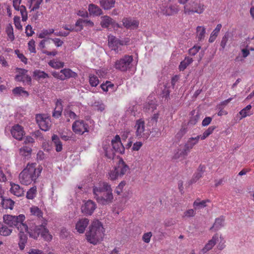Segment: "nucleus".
<instances>
[{
    "label": "nucleus",
    "mask_w": 254,
    "mask_h": 254,
    "mask_svg": "<svg viewBox=\"0 0 254 254\" xmlns=\"http://www.w3.org/2000/svg\"><path fill=\"white\" fill-rule=\"evenodd\" d=\"M189 151L185 146H180L174 154L173 158L175 159H184L187 156Z\"/></svg>",
    "instance_id": "412c9836"
},
{
    "label": "nucleus",
    "mask_w": 254,
    "mask_h": 254,
    "mask_svg": "<svg viewBox=\"0 0 254 254\" xmlns=\"http://www.w3.org/2000/svg\"><path fill=\"white\" fill-rule=\"evenodd\" d=\"M36 120L40 128L44 130H48L51 126V122L49 117L44 114L37 115Z\"/></svg>",
    "instance_id": "9d476101"
},
{
    "label": "nucleus",
    "mask_w": 254,
    "mask_h": 254,
    "mask_svg": "<svg viewBox=\"0 0 254 254\" xmlns=\"http://www.w3.org/2000/svg\"><path fill=\"white\" fill-rule=\"evenodd\" d=\"M19 231V241L18 245L20 249L23 250L25 246V244L27 243V237L26 234L27 233L28 229L26 230H18Z\"/></svg>",
    "instance_id": "b1692460"
},
{
    "label": "nucleus",
    "mask_w": 254,
    "mask_h": 254,
    "mask_svg": "<svg viewBox=\"0 0 254 254\" xmlns=\"http://www.w3.org/2000/svg\"><path fill=\"white\" fill-rule=\"evenodd\" d=\"M133 61V57L127 55L117 60L114 64V67L121 71H126L130 68V64Z\"/></svg>",
    "instance_id": "6e6552de"
},
{
    "label": "nucleus",
    "mask_w": 254,
    "mask_h": 254,
    "mask_svg": "<svg viewBox=\"0 0 254 254\" xmlns=\"http://www.w3.org/2000/svg\"><path fill=\"white\" fill-rule=\"evenodd\" d=\"M42 167L37 166L36 163H28L26 167L19 175V181L23 185H30L32 182L36 183L40 176Z\"/></svg>",
    "instance_id": "f03ea898"
},
{
    "label": "nucleus",
    "mask_w": 254,
    "mask_h": 254,
    "mask_svg": "<svg viewBox=\"0 0 254 254\" xmlns=\"http://www.w3.org/2000/svg\"><path fill=\"white\" fill-rule=\"evenodd\" d=\"M200 139L199 135L196 136L194 137H190L188 139L187 142L185 143L184 146L190 152V150L191 149L193 146L196 145Z\"/></svg>",
    "instance_id": "c85d7f7f"
},
{
    "label": "nucleus",
    "mask_w": 254,
    "mask_h": 254,
    "mask_svg": "<svg viewBox=\"0 0 254 254\" xmlns=\"http://www.w3.org/2000/svg\"><path fill=\"white\" fill-rule=\"evenodd\" d=\"M206 28L203 26H198L196 28V37L199 42L202 41L205 38Z\"/></svg>",
    "instance_id": "2f4dec72"
},
{
    "label": "nucleus",
    "mask_w": 254,
    "mask_h": 254,
    "mask_svg": "<svg viewBox=\"0 0 254 254\" xmlns=\"http://www.w3.org/2000/svg\"><path fill=\"white\" fill-rule=\"evenodd\" d=\"M152 236L151 232L145 233L143 235L142 240L146 243H149Z\"/></svg>",
    "instance_id": "e2e57ef3"
},
{
    "label": "nucleus",
    "mask_w": 254,
    "mask_h": 254,
    "mask_svg": "<svg viewBox=\"0 0 254 254\" xmlns=\"http://www.w3.org/2000/svg\"><path fill=\"white\" fill-rule=\"evenodd\" d=\"M18 74L15 76V80L18 81H22L28 84L31 82V77L27 74L28 71L23 68H17Z\"/></svg>",
    "instance_id": "4468645a"
},
{
    "label": "nucleus",
    "mask_w": 254,
    "mask_h": 254,
    "mask_svg": "<svg viewBox=\"0 0 254 254\" xmlns=\"http://www.w3.org/2000/svg\"><path fill=\"white\" fill-rule=\"evenodd\" d=\"M105 230L101 222L98 220H94L86 232V239L88 242L93 245L97 244L102 241L104 236Z\"/></svg>",
    "instance_id": "7ed1b4c3"
},
{
    "label": "nucleus",
    "mask_w": 254,
    "mask_h": 254,
    "mask_svg": "<svg viewBox=\"0 0 254 254\" xmlns=\"http://www.w3.org/2000/svg\"><path fill=\"white\" fill-rule=\"evenodd\" d=\"M89 83L91 86L96 87L99 83V80L98 77L94 75H90Z\"/></svg>",
    "instance_id": "3c124183"
},
{
    "label": "nucleus",
    "mask_w": 254,
    "mask_h": 254,
    "mask_svg": "<svg viewBox=\"0 0 254 254\" xmlns=\"http://www.w3.org/2000/svg\"><path fill=\"white\" fill-rule=\"evenodd\" d=\"M108 45L112 50L116 53H118L122 50L120 48L119 39L113 35H110L108 37Z\"/></svg>",
    "instance_id": "6ab92c4d"
},
{
    "label": "nucleus",
    "mask_w": 254,
    "mask_h": 254,
    "mask_svg": "<svg viewBox=\"0 0 254 254\" xmlns=\"http://www.w3.org/2000/svg\"><path fill=\"white\" fill-rule=\"evenodd\" d=\"M52 141L56 146L57 152H60L63 149V144L57 135L54 134L52 137Z\"/></svg>",
    "instance_id": "58836bf2"
},
{
    "label": "nucleus",
    "mask_w": 254,
    "mask_h": 254,
    "mask_svg": "<svg viewBox=\"0 0 254 254\" xmlns=\"http://www.w3.org/2000/svg\"><path fill=\"white\" fill-rule=\"evenodd\" d=\"M224 221V218L223 216L216 218L213 225L210 228V230L212 229H214L215 231L219 230L223 226Z\"/></svg>",
    "instance_id": "a19ab883"
},
{
    "label": "nucleus",
    "mask_w": 254,
    "mask_h": 254,
    "mask_svg": "<svg viewBox=\"0 0 254 254\" xmlns=\"http://www.w3.org/2000/svg\"><path fill=\"white\" fill-rule=\"evenodd\" d=\"M126 185V182L125 181H122L115 190V192L118 195H120L123 190L124 187Z\"/></svg>",
    "instance_id": "5fc2aeb1"
},
{
    "label": "nucleus",
    "mask_w": 254,
    "mask_h": 254,
    "mask_svg": "<svg viewBox=\"0 0 254 254\" xmlns=\"http://www.w3.org/2000/svg\"><path fill=\"white\" fill-rule=\"evenodd\" d=\"M65 116L71 119H75L77 118V115L70 110L65 111Z\"/></svg>",
    "instance_id": "338daca9"
},
{
    "label": "nucleus",
    "mask_w": 254,
    "mask_h": 254,
    "mask_svg": "<svg viewBox=\"0 0 254 254\" xmlns=\"http://www.w3.org/2000/svg\"><path fill=\"white\" fill-rule=\"evenodd\" d=\"M14 204V201L10 198L5 199L3 197L1 198L0 205L3 209L12 210Z\"/></svg>",
    "instance_id": "c756f323"
},
{
    "label": "nucleus",
    "mask_w": 254,
    "mask_h": 254,
    "mask_svg": "<svg viewBox=\"0 0 254 254\" xmlns=\"http://www.w3.org/2000/svg\"><path fill=\"white\" fill-rule=\"evenodd\" d=\"M143 143L141 141H136L135 142L132 146V151H138L142 147Z\"/></svg>",
    "instance_id": "0e129e2a"
},
{
    "label": "nucleus",
    "mask_w": 254,
    "mask_h": 254,
    "mask_svg": "<svg viewBox=\"0 0 254 254\" xmlns=\"http://www.w3.org/2000/svg\"><path fill=\"white\" fill-rule=\"evenodd\" d=\"M49 64L53 68H60L64 67V64L62 62L53 60L49 62Z\"/></svg>",
    "instance_id": "09e8293b"
},
{
    "label": "nucleus",
    "mask_w": 254,
    "mask_h": 254,
    "mask_svg": "<svg viewBox=\"0 0 254 254\" xmlns=\"http://www.w3.org/2000/svg\"><path fill=\"white\" fill-rule=\"evenodd\" d=\"M12 229L0 222V235L4 236H9L12 232Z\"/></svg>",
    "instance_id": "4c0bfd02"
},
{
    "label": "nucleus",
    "mask_w": 254,
    "mask_h": 254,
    "mask_svg": "<svg viewBox=\"0 0 254 254\" xmlns=\"http://www.w3.org/2000/svg\"><path fill=\"white\" fill-rule=\"evenodd\" d=\"M28 50L31 53H36V51L35 49V41L31 40L29 41L28 43Z\"/></svg>",
    "instance_id": "680f3d73"
},
{
    "label": "nucleus",
    "mask_w": 254,
    "mask_h": 254,
    "mask_svg": "<svg viewBox=\"0 0 254 254\" xmlns=\"http://www.w3.org/2000/svg\"><path fill=\"white\" fill-rule=\"evenodd\" d=\"M25 219V215L20 214L18 216L4 215L3 220L5 224L10 227H15L18 230H26L27 225L23 223Z\"/></svg>",
    "instance_id": "20e7f679"
},
{
    "label": "nucleus",
    "mask_w": 254,
    "mask_h": 254,
    "mask_svg": "<svg viewBox=\"0 0 254 254\" xmlns=\"http://www.w3.org/2000/svg\"><path fill=\"white\" fill-rule=\"evenodd\" d=\"M37 187L33 186L28 190L26 193V198L28 199H33L37 194Z\"/></svg>",
    "instance_id": "79ce46f5"
},
{
    "label": "nucleus",
    "mask_w": 254,
    "mask_h": 254,
    "mask_svg": "<svg viewBox=\"0 0 254 254\" xmlns=\"http://www.w3.org/2000/svg\"><path fill=\"white\" fill-rule=\"evenodd\" d=\"M212 118L210 117H205L202 122V126L206 127L208 126L211 122Z\"/></svg>",
    "instance_id": "774afa93"
},
{
    "label": "nucleus",
    "mask_w": 254,
    "mask_h": 254,
    "mask_svg": "<svg viewBox=\"0 0 254 254\" xmlns=\"http://www.w3.org/2000/svg\"><path fill=\"white\" fill-rule=\"evenodd\" d=\"M30 212L32 215L37 216L38 218H43V212L41 209H40L37 206H32L30 208Z\"/></svg>",
    "instance_id": "49530a36"
},
{
    "label": "nucleus",
    "mask_w": 254,
    "mask_h": 254,
    "mask_svg": "<svg viewBox=\"0 0 254 254\" xmlns=\"http://www.w3.org/2000/svg\"><path fill=\"white\" fill-rule=\"evenodd\" d=\"M54 29H44L41 31V32L39 34V38H45L47 36L50 35L51 34L54 33Z\"/></svg>",
    "instance_id": "864d4df0"
},
{
    "label": "nucleus",
    "mask_w": 254,
    "mask_h": 254,
    "mask_svg": "<svg viewBox=\"0 0 254 254\" xmlns=\"http://www.w3.org/2000/svg\"><path fill=\"white\" fill-rule=\"evenodd\" d=\"M88 11L90 15L99 16L103 13L102 9L94 4H90L88 6Z\"/></svg>",
    "instance_id": "473e14b6"
},
{
    "label": "nucleus",
    "mask_w": 254,
    "mask_h": 254,
    "mask_svg": "<svg viewBox=\"0 0 254 254\" xmlns=\"http://www.w3.org/2000/svg\"><path fill=\"white\" fill-rule=\"evenodd\" d=\"M209 202L210 200L209 199L200 201V199L198 198L194 201L193 206L195 210L199 209L206 207V203Z\"/></svg>",
    "instance_id": "c9c22d12"
},
{
    "label": "nucleus",
    "mask_w": 254,
    "mask_h": 254,
    "mask_svg": "<svg viewBox=\"0 0 254 254\" xmlns=\"http://www.w3.org/2000/svg\"><path fill=\"white\" fill-rule=\"evenodd\" d=\"M47 224V221L45 219L43 220L40 235L45 240L50 241L52 239V236L49 233L48 229L46 228Z\"/></svg>",
    "instance_id": "5701e85b"
},
{
    "label": "nucleus",
    "mask_w": 254,
    "mask_h": 254,
    "mask_svg": "<svg viewBox=\"0 0 254 254\" xmlns=\"http://www.w3.org/2000/svg\"><path fill=\"white\" fill-rule=\"evenodd\" d=\"M122 22L124 26L128 29H136L139 25V21L131 17L124 18Z\"/></svg>",
    "instance_id": "a211bd4d"
},
{
    "label": "nucleus",
    "mask_w": 254,
    "mask_h": 254,
    "mask_svg": "<svg viewBox=\"0 0 254 254\" xmlns=\"http://www.w3.org/2000/svg\"><path fill=\"white\" fill-rule=\"evenodd\" d=\"M129 171V166L122 158H120L117 166L108 173V178L111 181L116 180L119 178H122Z\"/></svg>",
    "instance_id": "39448f33"
},
{
    "label": "nucleus",
    "mask_w": 254,
    "mask_h": 254,
    "mask_svg": "<svg viewBox=\"0 0 254 254\" xmlns=\"http://www.w3.org/2000/svg\"><path fill=\"white\" fill-rule=\"evenodd\" d=\"M22 0H12V5L16 11H20L23 21H25L28 18L27 11L24 5H20Z\"/></svg>",
    "instance_id": "ddd939ff"
},
{
    "label": "nucleus",
    "mask_w": 254,
    "mask_h": 254,
    "mask_svg": "<svg viewBox=\"0 0 254 254\" xmlns=\"http://www.w3.org/2000/svg\"><path fill=\"white\" fill-rule=\"evenodd\" d=\"M206 6L201 0H191L189 3L184 6V13L188 15L197 13H203Z\"/></svg>",
    "instance_id": "423d86ee"
},
{
    "label": "nucleus",
    "mask_w": 254,
    "mask_h": 254,
    "mask_svg": "<svg viewBox=\"0 0 254 254\" xmlns=\"http://www.w3.org/2000/svg\"><path fill=\"white\" fill-rule=\"evenodd\" d=\"M73 131L77 134L82 135L85 132H88V125L83 120H76L72 125Z\"/></svg>",
    "instance_id": "1a4fd4ad"
},
{
    "label": "nucleus",
    "mask_w": 254,
    "mask_h": 254,
    "mask_svg": "<svg viewBox=\"0 0 254 254\" xmlns=\"http://www.w3.org/2000/svg\"><path fill=\"white\" fill-rule=\"evenodd\" d=\"M54 77L64 80L65 79L70 78H76L78 76L77 73L73 71L70 68H64L61 70L59 72H55L53 73Z\"/></svg>",
    "instance_id": "9b49d317"
},
{
    "label": "nucleus",
    "mask_w": 254,
    "mask_h": 254,
    "mask_svg": "<svg viewBox=\"0 0 254 254\" xmlns=\"http://www.w3.org/2000/svg\"><path fill=\"white\" fill-rule=\"evenodd\" d=\"M28 1L30 3V7H32L31 10L34 11L39 8L43 0H28Z\"/></svg>",
    "instance_id": "a18cd8bd"
},
{
    "label": "nucleus",
    "mask_w": 254,
    "mask_h": 254,
    "mask_svg": "<svg viewBox=\"0 0 254 254\" xmlns=\"http://www.w3.org/2000/svg\"><path fill=\"white\" fill-rule=\"evenodd\" d=\"M193 62V59L189 57L185 58L184 60L182 61L179 65V68L180 71H184L188 65Z\"/></svg>",
    "instance_id": "e433bc0d"
},
{
    "label": "nucleus",
    "mask_w": 254,
    "mask_h": 254,
    "mask_svg": "<svg viewBox=\"0 0 254 254\" xmlns=\"http://www.w3.org/2000/svg\"><path fill=\"white\" fill-rule=\"evenodd\" d=\"M96 208V204L95 202L91 200H87L81 206L82 212L86 215H91Z\"/></svg>",
    "instance_id": "f3484780"
},
{
    "label": "nucleus",
    "mask_w": 254,
    "mask_h": 254,
    "mask_svg": "<svg viewBox=\"0 0 254 254\" xmlns=\"http://www.w3.org/2000/svg\"><path fill=\"white\" fill-rule=\"evenodd\" d=\"M191 113L192 116L190 118L189 124L191 125H194L200 119V114L197 112L195 115H194L195 111H192Z\"/></svg>",
    "instance_id": "de8ad7c7"
},
{
    "label": "nucleus",
    "mask_w": 254,
    "mask_h": 254,
    "mask_svg": "<svg viewBox=\"0 0 254 254\" xmlns=\"http://www.w3.org/2000/svg\"><path fill=\"white\" fill-rule=\"evenodd\" d=\"M218 234H215L211 240L208 241L207 243L205 245L204 247L202 249V252L203 253H206L209 250H211L212 248L215 245L217 241L218 240Z\"/></svg>",
    "instance_id": "4be33fe9"
},
{
    "label": "nucleus",
    "mask_w": 254,
    "mask_h": 254,
    "mask_svg": "<svg viewBox=\"0 0 254 254\" xmlns=\"http://www.w3.org/2000/svg\"><path fill=\"white\" fill-rule=\"evenodd\" d=\"M94 198L102 205H107L113 202L114 196L111 185L104 181H101L92 188Z\"/></svg>",
    "instance_id": "f257e3e1"
},
{
    "label": "nucleus",
    "mask_w": 254,
    "mask_h": 254,
    "mask_svg": "<svg viewBox=\"0 0 254 254\" xmlns=\"http://www.w3.org/2000/svg\"><path fill=\"white\" fill-rule=\"evenodd\" d=\"M11 188L10 192L14 195L19 197L24 194V191L23 189L21 188L19 185L14 183L10 184Z\"/></svg>",
    "instance_id": "a878e982"
},
{
    "label": "nucleus",
    "mask_w": 254,
    "mask_h": 254,
    "mask_svg": "<svg viewBox=\"0 0 254 254\" xmlns=\"http://www.w3.org/2000/svg\"><path fill=\"white\" fill-rule=\"evenodd\" d=\"M15 54L17 55V57L20 60V61L26 64L27 63V59L24 56V55L21 53L18 50H16L14 51Z\"/></svg>",
    "instance_id": "4d7b16f0"
},
{
    "label": "nucleus",
    "mask_w": 254,
    "mask_h": 254,
    "mask_svg": "<svg viewBox=\"0 0 254 254\" xmlns=\"http://www.w3.org/2000/svg\"><path fill=\"white\" fill-rule=\"evenodd\" d=\"M33 75L34 78L36 80H40L41 79H45L49 77V75L47 73L38 69L35 70L33 72Z\"/></svg>",
    "instance_id": "ea45409f"
},
{
    "label": "nucleus",
    "mask_w": 254,
    "mask_h": 254,
    "mask_svg": "<svg viewBox=\"0 0 254 254\" xmlns=\"http://www.w3.org/2000/svg\"><path fill=\"white\" fill-rule=\"evenodd\" d=\"M201 47L195 45L189 50V54L191 56H195L200 49Z\"/></svg>",
    "instance_id": "13d9d810"
},
{
    "label": "nucleus",
    "mask_w": 254,
    "mask_h": 254,
    "mask_svg": "<svg viewBox=\"0 0 254 254\" xmlns=\"http://www.w3.org/2000/svg\"><path fill=\"white\" fill-rule=\"evenodd\" d=\"M195 214V212L193 209H190L186 210L184 212V214L183 215V218H189L191 217H193Z\"/></svg>",
    "instance_id": "052dcab7"
},
{
    "label": "nucleus",
    "mask_w": 254,
    "mask_h": 254,
    "mask_svg": "<svg viewBox=\"0 0 254 254\" xmlns=\"http://www.w3.org/2000/svg\"><path fill=\"white\" fill-rule=\"evenodd\" d=\"M116 0H100V6L105 10H110L115 6Z\"/></svg>",
    "instance_id": "7c9ffc66"
},
{
    "label": "nucleus",
    "mask_w": 254,
    "mask_h": 254,
    "mask_svg": "<svg viewBox=\"0 0 254 254\" xmlns=\"http://www.w3.org/2000/svg\"><path fill=\"white\" fill-rule=\"evenodd\" d=\"M25 33L26 35L28 37L31 36L34 34V31L33 30L32 27L30 25L26 26L25 28Z\"/></svg>",
    "instance_id": "69168bd1"
},
{
    "label": "nucleus",
    "mask_w": 254,
    "mask_h": 254,
    "mask_svg": "<svg viewBox=\"0 0 254 254\" xmlns=\"http://www.w3.org/2000/svg\"><path fill=\"white\" fill-rule=\"evenodd\" d=\"M101 26L103 28H108L110 26H117L119 27V24L115 22L111 17L104 15L101 17Z\"/></svg>",
    "instance_id": "aec40b11"
},
{
    "label": "nucleus",
    "mask_w": 254,
    "mask_h": 254,
    "mask_svg": "<svg viewBox=\"0 0 254 254\" xmlns=\"http://www.w3.org/2000/svg\"><path fill=\"white\" fill-rule=\"evenodd\" d=\"M63 112V105L60 99H58L56 102V107L53 112V117L55 118H59Z\"/></svg>",
    "instance_id": "cd10ccee"
},
{
    "label": "nucleus",
    "mask_w": 254,
    "mask_h": 254,
    "mask_svg": "<svg viewBox=\"0 0 254 254\" xmlns=\"http://www.w3.org/2000/svg\"><path fill=\"white\" fill-rule=\"evenodd\" d=\"M10 132L12 136L18 140H22L25 134L23 127L18 124L15 125L12 127Z\"/></svg>",
    "instance_id": "2eb2a0df"
},
{
    "label": "nucleus",
    "mask_w": 254,
    "mask_h": 254,
    "mask_svg": "<svg viewBox=\"0 0 254 254\" xmlns=\"http://www.w3.org/2000/svg\"><path fill=\"white\" fill-rule=\"evenodd\" d=\"M104 149L105 151V153L106 156L110 159H113L115 157V151L112 149H111L110 148L105 147H104Z\"/></svg>",
    "instance_id": "6e6d98bb"
},
{
    "label": "nucleus",
    "mask_w": 254,
    "mask_h": 254,
    "mask_svg": "<svg viewBox=\"0 0 254 254\" xmlns=\"http://www.w3.org/2000/svg\"><path fill=\"white\" fill-rule=\"evenodd\" d=\"M89 220L87 218L80 219L76 224V229L79 233H83L88 225Z\"/></svg>",
    "instance_id": "393cba45"
},
{
    "label": "nucleus",
    "mask_w": 254,
    "mask_h": 254,
    "mask_svg": "<svg viewBox=\"0 0 254 254\" xmlns=\"http://www.w3.org/2000/svg\"><path fill=\"white\" fill-rule=\"evenodd\" d=\"M14 24L15 27L18 30H22V26L21 24L20 17L17 16H14L13 18Z\"/></svg>",
    "instance_id": "bf43d9fd"
},
{
    "label": "nucleus",
    "mask_w": 254,
    "mask_h": 254,
    "mask_svg": "<svg viewBox=\"0 0 254 254\" xmlns=\"http://www.w3.org/2000/svg\"><path fill=\"white\" fill-rule=\"evenodd\" d=\"M134 128L135 130V135L138 138L146 140L149 137L151 131L150 129L145 126V122L143 119L137 120Z\"/></svg>",
    "instance_id": "0eeeda50"
},
{
    "label": "nucleus",
    "mask_w": 254,
    "mask_h": 254,
    "mask_svg": "<svg viewBox=\"0 0 254 254\" xmlns=\"http://www.w3.org/2000/svg\"><path fill=\"white\" fill-rule=\"evenodd\" d=\"M112 145L115 152L122 154L124 153L125 149L119 135H116L112 140Z\"/></svg>",
    "instance_id": "dca6fc26"
},
{
    "label": "nucleus",
    "mask_w": 254,
    "mask_h": 254,
    "mask_svg": "<svg viewBox=\"0 0 254 254\" xmlns=\"http://www.w3.org/2000/svg\"><path fill=\"white\" fill-rule=\"evenodd\" d=\"M42 224L35 226L34 228H30L29 231L28 230L27 233L29 234V236L34 239H37L41 234Z\"/></svg>",
    "instance_id": "bb28decb"
},
{
    "label": "nucleus",
    "mask_w": 254,
    "mask_h": 254,
    "mask_svg": "<svg viewBox=\"0 0 254 254\" xmlns=\"http://www.w3.org/2000/svg\"><path fill=\"white\" fill-rule=\"evenodd\" d=\"M13 93L15 95H21L24 94L26 97L28 96L29 93L27 91L24 90L21 87H17L12 90Z\"/></svg>",
    "instance_id": "603ef678"
},
{
    "label": "nucleus",
    "mask_w": 254,
    "mask_h": 254,
    "mask_svg": "<svg viewBox=\"0 0 254 254\" xmlns=\"http://www.w3.org/2000/svg\"><path fill=\"white\" fill-rule=\"evenodd\" d=\"M6 32L7 36L11 41H13L14 39V36L13 34V29L12 25L9 24L6 28Z\"/></svg>",
    "instance_id": "8fccbe9b"
},
{
    "label": "nucleus",
    "mask_w": 254,
    "mask_h": 254,
    "mask_svg": "<svg viewBox=\"0 0 254 254\" xmlns=\"http://www.w3.org/2000/svg\"><path fill=\"white\" fill-rule=\"evenodd\" d=\"M32 149L28 146H23L19 150V153L21 156L29 157L31 154Z\"/></svg>",
    "instance_id": "37998d69"
},
{
    "label": "nucleus",
    "mask_w": 254,
    "mask_h": 254,
    "mask_svg": "<svg viewBox=\"0 0 254 254\" xmlns=\"http://www.w3.org/2000/svg\"><path fill=\"white\" fill-rule=\"evenodd\" d=\"M221 28L222 25L221 24H218L217 25L216 28L213 30L210 35V37L208 40L209 43H212L215 40Z\"/></svg>",
    "instance_id": "f704fd0d"
},
{
    "label": "nucleus",
    "mask_w": 254,
    "mask_h": 254,
    "mask_svg": "<svg viewBox=\"0 0 254 254\" xmlns=\"http://www.w3.org/2000/svg\"><path fill=\"white\" fill-rule=\"evenodd\" d=\"M160 9L163 15L171 16L178 13L179 8L177 5L170 4L167 5L166 3H162L160 6Z\"/></svg>",
    "instance_id": "f8f14e48"
},
{
    "label": "nucleus",
    "mask_w": 254,
    "mask_h": 254,
    "mask_svg": "<svg viewBox=\"0 0 254 254\" xmlns=\"http://www.w3.org/2000/svg\"><path fill=\"white\" fill-rule=\"evenodd\" d=\"M216 128L215 126H211L209 127L202 134V135H199L201 140H204L211 134H212Z\"/></svg>",
    "instance_id": "c03bdc74"
},
{
    "label": "nucleus",
    "mask_w": 254,
    "mask_h": 254,
    "mask_svg": "<svg viewBox=\"0 0 254 254\" xmlns=\"http://www.w3.org/2000/svg\"><path fill=\"white\" fill-rule=\"evenodd\" d=\"M252 107L251 105H248L239 112V115L241 116L240 119L250 116L253 114V113L251 111Z\"/></svg>",
    "instance_id": "72a5a7b5"
}]
</instances>
